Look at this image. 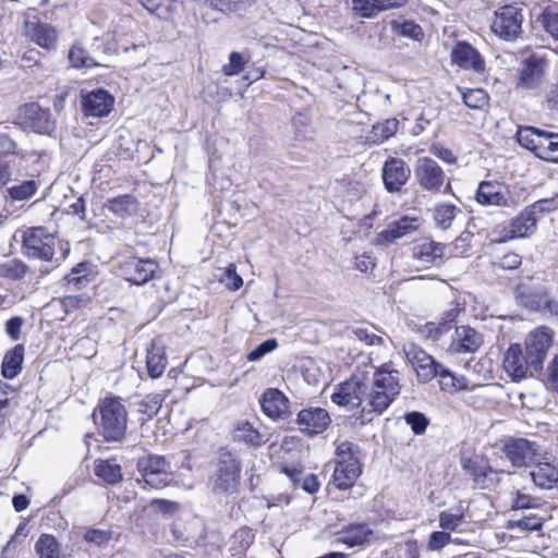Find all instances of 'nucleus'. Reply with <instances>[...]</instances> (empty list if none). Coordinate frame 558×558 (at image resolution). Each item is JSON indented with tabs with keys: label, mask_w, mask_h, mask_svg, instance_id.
<instances>
[{
	"label": "nucleus",
	"mask_w": 558,
	"mask_h": 558,
	"mask_svg": "<svg viewBox=\"0 0 558 558\" xmlns=\"http://www.w3.org/2000/svg\"><path fill=\"white\" fill-rule=\"evenodd\" d=\"M542 519L536 515H525L509 521L510 529H519L521 531H538L542 529Z\"/></svg>",
	"instance_id": "obj_56"
},
{
	"label": "nucleus",
	"mask_w": 558,
	"mask_h": 558,
	"mask_svg": "<svg viewBox=\"0 0 558 558\" xmlns=\"http://www.w3.org/2000/svg\"><path fill=\"white\" fill-rule=\"evenodd\" d=\"M458 214H462V210L457 206L448 203H439L433 209V219L437 228L448 230L451 228Z\"/></svg>",
	"instance_id": "obj_40"
},
{
	"label": "nucleus",
	"mask_w": 558,
	"mask_h": 558,
	"mask_svg": "<svg viewBox=\"0 0 558 558\" xmlns=\"http://www.w3.org/2000/svg\"><path fill=\"white\" fill-rule=\"evenodd\" d=\"M436 377H439L440 389L450 393L468 389L469 386V380L464 376L453 374L444 365L437 371Z\"/></svg>",
	"instance_id": "obj_39"
},
{
	"label": "nucleus",
	"mask_w": 558,
	"mask_h": 558,
	"mask_svg": "<svg viewBox=\"0 0 558 558\" xmlns=\"http://www.w3.org/2000/svg\"><path fill=\"white\" fill-rule=\"evenodd\" d=\"M527 208L535 215H541L545 213H550L558 208V194L555 197L543 198L539 199L532 205L527 206Z\"/></svg>",
	"instance_id": "obj_63"
},
{
	"label": "nucleus",
	"mask_w": 558,
	"mask_h": 558,
	"mask_svg": "<svg viewBox=\"0 0 558 558\" xmlns=\"http://www.w3.org/2000/svg\"><path fill=\"white\" fill-rule=\"evenodd\" d=\"M93 272V265L89 262H81L75 265L71 272L64 277L70 289L81 290L85 288L89 281Z\"/></svg>",
	"instance_id": "obj_38"
},
{
	"label": "nucleus",
	"mask_w": 558,
	"mask_h": 558,
	"mask_svg": "<svg viewBox=\"0 0 558 558\" xmlns=\"http://www.w3.org/2000/svg\"><path fill=\"white\" fill-rule=\"evenodd\" d=\"M246 62L243 53L232 51L229 54V62L222 66V72L227 76L236 75L244 70Z\"/></svg>",
	"instance_id": "obj_57"
},
{
	"label": "nucleus",
	"mask_w": 558,
	"mask_h": 558,
	"mask_svg": "<svg viewBox=\"0 0 558 558\" xmlns=\"http://www.w3.org/2000/svg\"><path fill=\"white\" fill-rule=\"evenodd\" d=\"M549 60L545 54L531 52L523 56L518 64L515 88L524 92H536L546 81Z\"/></svg>",
	"instance_id": "obj_5"
},
{
	"label": "nucleus",
	"mask_w": 558,
	"mask_h": 558,
	"mask_svg": "<svg viewBox=\"0 0 558 558\" xmlns=\"http://www.w3.org/2000/svg\"><path fill=\"white\" fill-rule=\"evenodd\" d=\"M475 199L483 206L510 207L513 205L509 187L498 181H482L476 190Z\"/></svg>",
	"instance_id": "obj_16"
},
{
	"label": "nucleus",
	"mask_w": 558,
	"mask_h": 558,
	"mask_svg": "<svg viewBox=\"0 0 558 558\" xmlns=\"http://www.w3.org/2000/svg\"><path fill=\"white\" fill-rule=\"evenodd\" d=\"M483 344V336L469 326L456 327L451 348L457 353H473Z\"/></svg>",
	"instance_id": "obj_30"
},
{
	"label": "nucleus",
	"mask_w": 558,
	"mask_h": 558,
	"mask_svg": "<svg viewBox=\"0 0 558 558\" xmlns=\"http://www.w3.org/2000/svg\"><path fill=\"white\" fill-rule=\"evenodd\" d=\"M54 236L45 228H28L22 235V251L27 257L50 262L54 255Z\"/></svg>",
	"instance_id": "obj_8"
},
{
	"label": "nucleus",
	"mask_w": 558,
	"mask_h": 558,
	"mask_svg": "<svg viewBox=\"0 0 558 558\" xmlns=\"http://www.w3.org/2000/svg\"><path fill=\"white\" fill-rule=\"evenodd\" d=\"M136 466L145 485L154 489L163 488L172 481L171 463L162 456L142 457Z\"/></svg>",
	"instance_id": "obj_7"
},
{
	"label": "nucleus",
	"mask_w": 558,
	"mask_h": 558,
	"mask_svg": "<svg viewBox=\"0 0 558 558\" xmlns=\"http://www.w3.org/2000/svg\"><path fill=\"white\" fill-rule=\"evenodd\" d=\"M451 541V536L448 532L445 530L442 531H435L430 534L427 548L432 551H437L442 549L447 544H449Z\"/></svg>",
	"instance_id": "obj_64"
},
{
	"label": "nucleus",
	"mask_w": 558,
	"mask_h": 558,
	"mask_svg": "<svg viewBox=\"0 0 558 558\" xmlns=\"http://www.w3.org/2000/svg\"><path fill=\"white\" fill-rule=\"evenodd\" d=\"M158 264L150 258L130 257L120 266L121 276L134 284L142 286L154 278Z\"/></svg>",
	"instance_id": "obj_15"
},
{
	"label": "nucleus",
	"mask_w": 558,
	"mask_h": 558,
	"mask_svg": "<svg viewBox=\"0 0 558 558\" xmlns=\"http://www.w3.org/2000/svg\"><path fill=\"white\" fill-rule=\"evenodd\" d=\"M549 290L544 284L519 283L514 290L517 303L532 312H543Z\"/></svg>",
	"instance_id": "obj_21"
},
{
	"label": "nucleus",
	"mask_w": 558,
	"mask_h": 558,
	"mask_svg": "<svg viewBox=\"0 0 558 558\" xmlns=\"http://www.w3.org/2000/svg\"><path fill=\"white\" fill-rule=\"evenodd\" d=\"M361 451L357 445L351 441H341L336 448V466L332 483L336 488L345 490L351 488L362 474Z\"/></svg>",
	"instance_id": "obj_4"
},
{
	"label": "nucleus",
	"mask_w": 558,
	"mask_h": 558,
	"mask_svg": "<svg viewBox=\"0 0 558 558\" xmlns=\"http://www.w3.org/2000/svg\"><path fill=\"white\" fill-rule=\"evenodd\" d=\"M39 558H57L60 556L61 544L51 534H41L35 544Z\"/></svg>",
	"instance_id": "obj_43"
},
{
	"label": "nucleus",
	"mask_w": 558,
	"mask_h": 558,
	"mask_svg": "<svg viewBox=\"0 0 558 558\" xmlns=\"http://www.w3.org/2000/svg\"><path fill=\"white\" fill-rule=\"evenodd\" d=\"M25 348L23 344H16L9 350L2 360L1 374L7 379L15 378L22 371Z\"/></svg>",
	"instance_id": "obj_35"
},
{
	"label": "nucleus",
	"mask_w": 558,
	"mask_h": 558,
	"mask_svg": "<svg viewBox=\"0 0 558 558\" xmlns=\"http://www.w3.org/2000/svg\"><path fill=\"white\" fill-rule=\"evenodd\" d=\"M543 374L550 389L558 395V353L549 360Z\"/></svg>",
	"instance_id": "obj_62"
},
{
	"label": "nucleus",
	"mask_w": 558,
	"mask_h": 558,
	"mask_svg": "<svg viewBox=\"0 0 558 558\" xmlns=\"http://www.w3.org/2000/svg\"><path fill=\"white\" fill-rule=\"evenodd\" d=\"M404 421L415 435H422L428 425V418L425 414L417 411L407 413L404 415Z\"/></svg>",
	"instance_id": "obj_58"
},
{
	"label": "nucleus",
	"mask_w": 558,
	"mask_h": 558,
	"mask_svg": "<svg viewBox=\"0 0 558 558\" xmlns=\"http://www.w3.org/2000/svg\"><path fill=\"white\" fill-rule=\"evenodd\" d=\"M26 36L39 47L53 50L57 47L58 33L47 23H26Z\"/></svg>",
	"instance_id": "obj_31"
},
{
	"label": "nucleus",
	"mask_w": 558,
	"mask_h": 558,
	"mask_svg": "<svg viewBox=\"0 0 558 558\" xmlns=\"http://www.w3.org/2000/svg\"><path fill=\"white\" fill-rule=\"evenodd\" d=\"M335 536L337 543L349 548L368 545L375 538L374 531L367 523L363 522L348 524L338 531Z\"/></svg>",
	"instance_id": "obj_24"
},
{
	"label": "nucleus",
	"mask_w": 558,
	"mask_h": 558,
	"mask_svg": "<svg viewBox=\"0 0 558 558\" xmlns=\"http://www.w3.org/2000/svg\"><path fill=\"white\" fill-rule=\"evenodd\" d=\"M95 474L110 485L122 481L121 466L114 460L100 461L95 466Z\"/></svg>",
	"instance_id": "obj_42"
},
{
	"label": "nucleus",
	"mask_w": 558,
	"mask_h": 558,
	"mask_svg": "<svg viewBox=\"0 0 558 558\" xmlns=\"http://www.w3.org/2000/svg\"><path fill=\"white\" fill-rule=\"evenodd\" d=\"M214 9L221 12H238L250 7L254 0H205Z\"/></svg>",
	"instance_id": "obj_53"
},
{
	"label": "nucleus",
	"mask_w": 558,
	"mask_h": 558,
	"mask_svg": "<svg viewBox=\"0 0 558 558\" xmlns=\"http://www.w3.org/2000/svg\"><path fill=\"white\" fill-rule=\"evenodd\" d=\"M381 171L384 185L389 193L401 191L411 175V169L405 161L396 157L388 158Z\"/></svg>",
	"instance_id": "obj_18"
},
{
	"label": "nucleus",
	"mask_w": 558,
	"mask_h": 558,
	"mask_svg": "<svg viewBox=\"0 0 558 558\" xmlns=\"http://www.w3.org/2000/svg\"><path fill=\"white\" fill-rule=\"evenodd\" d=\"M265 415L272 420H287L290 416L289 399L277 388H268L259 400Z\"/></svg>",
	"instance_id": "obj_23"
},
{
	"label": "nucleus",
	"mask_w": 558,
	"mask_h": 558,
	"mask_svg": "<svg viewBox=\"0 0 558 558\" xmlns=\"http://www.w3.org/2000/svg\"><path fill=\"white\" fill-rule=\"evenodd\" d=\"M213 472L209 487L214 495L230 497L238 495L241 487L242 464L235 453L220 448L211 461Z\"/></svg>",
	"instance_id": "obj_2"
},
{
	"label": "nucleus",
	"mask_w": 558,
	"mask_h": 558,
	"mask_svg": "<svg viewBox=\"0 0 558 558\" xmlns=\"http://www.w3.org/2000/svg\"><path fill=\"white\" fill-rule=\"evenodd\" d=\"M414 178L423 191L432 194L450 193L451 183L436 160L430 157H421L414 167Z\"/></svg>",
	"instance_id": "obj_6"
},
{
	"label": "nucleus",
	"mask_w": 558,
	"mask_h": 558,
	"mask_svg": "<svg viewBox=\"0 0 558 558\" xmlns=\"http://www.w3.org/2000/svg\"><path fill=\"white\" fill-rule=\"evenodd\" d=\"M463 102L471 109L483 108L488 100V96L482 88L469 89L462 94Z\"/></svg>",
	"instance_id": "obj_55"
},
{
	"label": "nucleus",
	"mask_w": 558,
	"mask_h": 558,
	"mask_svg": "<svg viewBox=\"0 0 558 558\" xmlns=\"http://www.w3.org/2000/svg\"><path fill=\"white\" fill-rule=\"evenodd\" d=\"M446 244L430 238L415 240L412 245V257L424 266H439L444 262Z\"/></svg>",
	"instance_id": "obj_20"
},
{
	"label": "nucleus",
	"mask_w": 558,
	"mask_h": 558,
	"mask_svg": "<svg viewBox=\"0 0 558 558\" xmlns=\"http://www.w3.org/2000/svg\"><path fill=\"white\" fill-rule=\"evenodd\" d=\"M94 421L106 441H120L125 436L128 418L124 405L117 398H106L98 404Z\"/></svg>",
	"instance_id": "obj_3"
},
{
	"label": "nucleus",
	"mask_w": 558,
	"mask_h": 558,
	"mask_svg": "<svg viewBox=\"0 0 558 558\" xmlns=\"http://www.w3.org/2000/svg\"><path fill=\"white\" fill-rule=\"evenodd\" d=\"M541 129L534 126H519L515 137L518 143L525 149L531 150L537 157L538 143Z\"/></svg>",
	"instance_id": "obj_47"
},
{
	"label": "nucleus",
	"mask_w": 558,
	"mask_h": 558,
	"mask_svg": "<svg viewBox=\"0 0 558 558\" xmlns=\"http://www.w3.org/2000/svg\"><path fill=\"white\" fill-rule=\"evenodd\" d=\"M113 104V96L106 89L98 88L81 93V108L86 117H106L112 110Z\"/></svg>",
	"instance_id": "obj_17"
},
{
	"label": "nucleus",
	"mask_w": 558,
	"mask_h": 558,
	"mask_svg": "<svg viewBox=\"0 0 558 558\" xmlns=\"http://www.w3.org/2000/svg\"><path fill=\"white\" fill-rule=\"evenodd\" d=\"M166 350L167 345L160 338L154 339L147 349L146 367L153 379L161 377L168 365Z\"/></svg>",
	"instance_id": "obj_28"
},
{
	"label": "nucleus",
	"mask_w": 558,
	"mask_h": 558,
	"mask_svg": "<svg viewBox=\"0 0 558 558\" xmlns=\"http://www.w3.org/2000/svg\"><path fill=\"white\" fill-rule=\"evenodd\" d=\"M418 227L420 219L417 217L402 216L388 223L387 227L376 235L375 244L383 246L392 244L397 240L413 233Z\"/></svg>",
	"instance_id": "obj_19"
},
{
	"label": "nucleus",
	"mask_w": 558,
	"mask_h": 558,
	"mask_svg": "<svg viewBox=\"0 0 558 558\" xmlns=\"http://www.w3.org/2000/svg\"><path fill=\"white\" fill-rule=\"evenodd\" d=\"M554 342V330L547 326H539L530 331L524 341L525 354L531 359V365L544 371V362Z\"/></svg>",
	"instance_id": "obj_9"
},
{
	"label": "nucleus",
	"mask_w": 558,
	"mask_h": 558,
	"mask_svg": "<svg viewBox=\"0 0 558 558\" xmlns=\"http://www.w3.org/2000/svg\"><path fill=\"white\" fill-rule=\"evenodd\" d=\"M541 129L534 126H519L515 137L518 143L525 149L531 150L537 157L538 143Z\"/></svg>",
	"instance_id": "obj_48"
},
{
	"label": "nucleus",
	"mask_w": 558,
	"mask_h": 558,
	"mask_svg": "<svg viewBox=\"0 0 558 558\" xmlns=\"http://www.w3.org/2000/svg\"><path fill=\"white\" fill-rule=\"evenodd\" d=\"M504 369L513 381L537 377L541 369L531 365V359L519 343L511 344L504 356Z\"/></svg>",
	"instance_id": "obj_10"
},
{
	"label": "nucleus",
	"mask_w": 558,
	"mask_h": 558,
	"mask_svg": "<svg viewBox=\"0 0 558 558\" xmlns=\"http://www.w3.org/2000/svg\"><path fill=\"white\" fill-rule=\"evenodd\" d=\"M105 208L114 216L121 219H126L138 213L140 202L132 194H123L108 198L105 203Z\"/></svg>",
	"instance_id": "obj_33"
},
{
	"label": "nucleus",
	"mask_w": 558,
	"mask_h": 558,
	"mask_svg": "<svg viewBox=\"0 0 558 558\" xmlns=\"http://www.w3.org/2000/svg\"><path fill=\"white\" fill-rule=\"evenodd\" d=\"M541 507V499L517 490L512 497V510H527Z\"/></svg>",
	"instance_id": "obj_54"
},
{
	"label": "nucleus",
	"mask_w": 558,
	"mask_h": 558,
	"mask_svg": "<svg viewBox=\"0 0 558 558\" xmlns=\"http://www.w3.org/2000/svg\"><path fill=\"white\" fill-rule=\"evenodd\" d=\"M462 468L473 477L474 485L480 489H490L497 483L496 472L483 460L465 459Z\"/></svg>",
	"instance_id": "obj_25"
},
{
	"label": "nucleus",
	"mask_w": 558,
	"mask_h": 558,
	"mask_svg": "<svg viewBox=\"0 0 558 558\" xmlns=\"http://www.w3.org/2000/svg\"><path fill=\"white\" fill-rule=\"evenodd\" d=\"M522 21L523 17L519 9L506 5L495 13L492 31L506 40H512L521 33Z\"/></svg>",
	"instance_id": "obj_14"
},
{
	"label": "nucleus",
	"mask_w": 558,
	"mask_h": 558,
	"mask_svg": "<svg viewBox=\"0 0 558 558\" xmlns=\"http://www.w3.org/2000/svg\"><path fill=\"white\" fill-rule=\"evenodd\" d=\"M398 126L399 121L396 118L387 119L381 123L373 125L366 138L373 144H381L397 133Z\"/></svg>",
	"instance_id": "obj_41"
},
{
	"label": "nucleus",
	"mask_w": 558,
	"mask_h": 558,
	"mask_svg": "<svg viewBox=\"0 0 558 558\" xmlns=\"http://www.w3.org/2000/svg\"><path fill=\"white\" fill-rule=\"evenodd\" d=\"M363 375L364 384L367 387V403L362 409L363 416L371 413L380 415L400 393L399 372L381 367L374 371H363Z\"/></svg>",
	"instance_id": "obj_1"
},
{
	"label": "nucleus",
	"mask_w": 558,
	"mask_h": 558,
	"mask_svg": "<svg viewBox=\"0 0 558 558\" xmlns=\"http://www.w3.org/2000/svg\"><path fill=\"white\" fill-rule=\"evenodd\" d=\"M255 534L250 527L236 530L229 541V550L234 557L244 558L246 550L254 543Z\"/></svg>",
	"instance_id": "obj_37"
},
{
	"label": "nucleus",
	"mask_w": 558,
	"mask_h": 558,
	"mask_svg": "<svg viewBox=\"0 0 558 558\" xmlns=\"http://www.w3.org/2000/svg\"><path fill=\"white\" fill-rule=\"evenodd\" d=\"M530 476L534 485L541 489H551L558 483V468L549 462L533 463Z\"/></svg>",
	"instance_id": "obj_34"
},
{
	"label": "nucleus",
	"mask_w": 558,
	"mask_h": 558,
	"mask_svg": "<svg viewBox=\"0 0 558 558\" xmlns=\"http://www.w3.org/2000/svg\"><path fill=\"white\" fill-rule=\"evenodd\" d=\"M100 45L101 41L98 37L94 39L89 50L85 49L80 43L72 45L68 53L71 65L75 69L105 66L106 63L98 59V46Z\"/></svg>",
	"instance_id": "obj_26"
},
{
	"label": "nucleus",
	"mask_w": 558,
	"mask_h": 558,
	"mask_svg": "<svg viewBox=\"0 0 558 558\" xmlns=\"http://www.w3.org/2000/svg\"><path fill=\"white\" fill-rule=\"evenodd\" d=\"M391 28L397 35L408 37L414 40H421L423 37L422 27L412 21H393L391 23Z\"/></svg>",
	"instance_id": "obj_52"
},
{
	"label": "nucleus",
	"mask_w": 558,
	"mask_h": 558,
	"mask_svg": "<svg viewBox=\"0 0 558 558\" xmlns=\"http://www.w3.org/2000/svg\"><path fill=\"white\" fill-rule=\"evenodd\" d=\"M535 22L555 40H558V11L553 7H546L537 15Z\"/></svg>",
	"instance_id": "obj_44"
},
{
	"label": "nucleus",
	"mask_w": 558,
	"mask_h": 558,
	"mask_svg": "<svg viewBox=\"0 0 558 558\" xmlns=\"http://www.w3.org/2000/svg\"><path fill=\"white\" fill-rule=\"evenodd\" d=\"M38 184L34 180H26L17 185H13L7 190L8 195L13 201L29 199L37 192Z\"/></svg>",
	"instance_id": "obj_51"
},
{
	"label": "nucleus",
	"mask_w": 558,
	"mask_h": 558,
	"mask_svg": "<svg viewBox=\"0 0 558 558\" xmlns=\"http://www.w3.org/2000/svg\"><path fill=\"white\" fill-rule=\"evenodd\" d=\"M502 452L512 466H529L539 456V445L526 438H509L502 446Z\"/></svg>",
	"instance_id": "obj_13"
},
{
	"label": "nucleus",
	"mask_w": 558,
	"mask_h": 558,
	"mask_svg": "<svg viewBox=\"0 0 558 558\" xmlns=\"http://www.w3.org/2000/svg\"><path fill=\"white\" fill-rule=\"evenodd\" d=\"M538 216H535L527 207H525L509 226L511 238H524L532 233L536 228Z\"/></svg>",
	"instance_id": "obj_36"
},
{
	"label": "nucleus",
	"mask_w": 558,
	"mask_h": 558,
	"mask_svg": "<svg viewBox=\"0 0 558 558\" xmlns=\"http://www.w3.org/2000/svg\"><path fill=\"white\" fill-rule=\"evenodd\" d=\"M407 354L421 381L427 383L437 376V371L441 364L437 363L432 355L427 354L424 350L416 348H413Z\"/></svg>",
	"instance_id": "obj_29"
},
{
	"label": "nucleus",
	"mask_w": 558,
	"mask_h": 558,
	"mask_svg": "<svg viewBox=\"0 0 558 558\" xmlns=\"http://www.w3.org/2000/svg\"><path fill=\"white\" fill-rule=\"evenodd\" d=\"M329 413L323 408H308L299 412L296 424L303 434L318 435L330 425Z\"/></svg>",
	"instance_id": "obj_22"
},
{
	"label": "nucleus",
	"mask_w": 558,
	"mask_h": 558,
	"mask_svg": "<svg viewBox=\"0 0 558 558\" xmlns=\"http://www.w3.org/2000/svg\"><path fill=\"white\" fill-rule=\"evenodd\" d=\"M27 270V265L17 258L9 259L0 264V277L10 280H20L24 278Z\"/></svg>",
	"instance_id": "obj_49"
},
{
	"label": "nucleus",
	"mask_w": 558,
	"mask_h": 558,
	"mask_svg": "<svg viewBox=\"0 0 558 558\" xmlns=\"http://www.w3.org/2000/svg\"><path fill=\"white\" fill-rule=\"evenodd\" d=\"M407 3V0H352L353 11L361 17H374L378 13L401 8Z\"/></svg>",
	"instance_id": "obj_32"
},
{
	"label": "nucleus",
	"mask_w": 558,
	"mask_h": 558,
	"mask_svg": "<svg viewBox=\"0 0 558 558\" xmlns=\"http://www.w3.org/2000/svg\"><path fill=\"white\" fill-rule=\"evenodd\" d=\"M163 398L161 395H148L141 402L137 403V412L145 415L143 421L150 420L158 414Z\"/></svg>",
	"instance_id": "obj_50"
},
{
	"label": "nucleus",
	"mask_w": 558,
	"mask_h": 558,
	"mask_svg": "<svg viewBox=\"0 0 558 558\" xmlns=\"http://www.w3.org/2000/svg\"><path fill=\"white\" fill-rule=\"evenodd\" d=\"M464 522V510L460 505L454 510L441 511L439 513V526L447 531H458Z\"/></svg>",
	"instance_id": "obj_46"
},
{
	"label": "nucleus",
	"mask_w": 558,
	"mask_h": 558,
	"mask_svg": "<svg viewBox=\"0 0 558 558\" xmlns=\"http://www.w3.org/2000/svg\"><path fill=\"white\" fill-rule=\"evenodd\" d=\"M278 347V342L276 339H267L260 344H258L254 350H252L246 359L248 362H257L262 360L267 353L272 352Z\"/></svg>",
	"instance_id": "obj_61"
},
{
	"label": "nucleus",
	"mask_w": 558,
	"mask_h": 558,
	"mask_svg": "<svg viewBox=\"0 0 558 558\" xmlns=\"http://www.w3.org/2000/svg\"><path fill=\"white\" fill-rule=\"evenodd\" d=\"M364 381L363 371L353 374L349 380L342 383L338 390L332 393V402L350 409L360 407L364 401L367 403V387Z\"/></svg>",
	"instance_id": "obj_12"
},
{
	"label": "nucleus",
	"mask_w": 558,
	"mask_h": 558,
	"mask_svg": "<svg viewBox=\"0 0 558 558\" xmlns=\"http://www.w3.org/2000/svg\"><path fill=\"white\" fill-rule=\"evenodd\" d=\"M20 119L25 129L41 135H51L57 126L51 111L36 102L24 105L20 111Z\"/></svg>",
	"instance_id": "obj_11"
},
{
	"label": "nucleus",
	"mask_w": 558,
	"mask_h": 558,
	"mask_svg": "<svg viewBox=\"0 0 558 558\" xmlns=\"http://www.w3.org/2000/svg\"><path fill=\"white\" fill-rule=\"evenodd\" d=\"M452 62L465 70L483 72L485 68L481 54L470 44L458 43L451 52Z\"/></svg>",
	"instance_id": "obj_27"
},
{
	"label": "nucleus",
	"mask_w": 558,
	"mask_h": 558,
	"mask_svg": "<svg viewBox=\"0 0 558 558\" xmlns=\"http://www.w3.org/2000/svg\"><path fill=\"white\" fill-rule=\"evenodd\" d=\"M543 106L546 110L558 113V82L550 83L546 86Z\"/></svg>",
	"instance_id": "obj_60"
},
{
	"label": "nucleus",
	"mask_w": 558,
	"mask_h": 558,
	"mask_svg": "<svg viewBox=\"0 0 558 558\" xmlns=\"http://www.w3.org/2000/svg\"><path fill=\"white\" fill-rule=\"evenodd\" d=\"M558 140V133L548 132L545 130L539 131V137L537 138L538 148H537V157L546 160L547 155L549 153L550 146L553 145V141Z\"/></svg>",
	"instance_id": "obj_59"
},
{
	"label": "nucleus",
	"mask_w": 558,
	"mask_h": 558,
	"mask_svg": "<svg viewBox=\"0 0 558 558\" xmlns=\"http://www.w3.org/2000/svg\"><path fill=\"white\" fill-rule=\"evenodd\" d=\"M234 437L239 441L253 447H259L265 442L263 435L248 422H242L238 425Z\"/></svg>",
	"instance_id": "obj_45"
}]
</instances>
